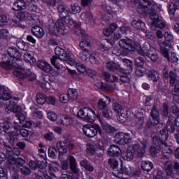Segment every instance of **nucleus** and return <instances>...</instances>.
<instances>
[{"instance_id": "obj_1", "label": "nucleus", "mask_w": 179, "mask_h": 179, "mask_svg": "<svg viewBox=\"0 0 179 179\" xmlns=\"http://www.w3.org/2000/svg\"><path fill=\"white\" fill-rule=\"evenodd\" d=\"M132 51H137L143 57H148L153 62L157 61V53L156 49L152 47L149 43H145L143 48L141 47L139 42H134L132 45V41L129 38H122L119 41V48L114 47L112 54L120 57V55H128Z\"/></svg>"}, {"instance_id": "obj_2", "label": "nucleus", "mask_w": 179, "mask_h": 179, "mask_svg": "<svg viewBox=\"0 0 179 179\" xmlns=\"http://www.w3.org/2000/svg\"><path fill=\"white\" fill-rule=\"evenodd\" d=\"M55 55L51 59V64L53 65V66H55L57 71L53 70L51 65H50V64L45 60H39L37 62V66L38 68L51 76H58L59 73H62L64 71H66V68L64 67L61 64H58V59L60 61H64L69 55L66 51H65V50L60 47L55 48Z\"/></svg>"}, {"instance_id": "obj_3", "label": "nucleus", "mask_w": 179, "mask_h": 179, "mask_svg": "<svg viewBox=\"0 0 179 179\" xmlns=\"http://www.w3.org/2000/svg\"><path fill=\"white\" fill-rule=\"evenodd\" d=\"M58 12L60 19L55 22V26L59 36H65L68 33L66 28H65V24H68L69 27L74 30L76 34H79L80 33V24L77 23L68 16L69 15V8L65 5H60L58 7Z\"/></svg>"}, {"instance_id": "obj_4", "label": "nucleus", "mask_w": 179, "mask_h": 179, "mask_svg": "<svg viewBox=\"0 0 179 179\" xmlns=\"http://www.w3.org/2000/svg\"><path fill=\"white\" fill-rule=\"evenodd\" d=\"M7 52L9 57L3 58L4 61L0 63L1 68L10 69V66H14V68H16L17 71L22 69V66L20 65V62H22V61H20L22 53L13 48H9Z\"/></svg>"}, {"instance_id": "obj_5", "label": "nucleus", "mask_w": 179, "mask_h": 179, "mask_svg": "<svg viewBox=\"0 0 179 179\" xmlns=\"http://www.w3.org/2000/svg\"><path fill=\"white\" fill-rule=\"evenodd\" d=\"M10 136V145L6 146V150H7V159L8 162L9 163V167L10 169H13V170H17L19 167H22L24 164V160L21 158H17V159L12 157V155H10L8 157V155L10 153H14L16 156H19L20 155V150L19 148H14L12 150V146L15 145V142H17V138H16V136Z\"/></svg>"}, {"instance_id": "obj_6", "label": "nucleus", "mask_w": 179, "mask_h": 179, "mask_svg": "<svg viewBox=\"0 0 179 179\" xmlns=\"http://www.w3.org/2000/svg\"><path fill=\"white\" fill-rule=\"evenodd\" d=\"M142 146L139 145H129L126 152H122V158L123 160L131 162L134 160V153L137 155L138 157H142L145 155V149H146V141L141 142Z\"/></svg>"}, {"instance_id": "obj_7", "label": "nucleus", "mask_w": 179, "mask_h": 179, "mask_svg": "<svg viewBox=\"0 0 179 179\" xmlns=\"http://www.w3.org/2000/svg\"><path fill=\"white\" fill-rule=\"evenodd\" d=\"M68 146L69 149H73V144L71 143L66 144V143L65 142H58L56 145V148L54 147H50L49 148V157H50L51 159H55L59 152V158L60 159V160H62V159H64V156H65V153L68 152Z\"/></svg>"}, {"instance_id": "obj_8", "label": "nucleus", "mask_w": 179, "mask_h": 179, "mask_svg": "<svg viewBox=\"0 0 179 179\" xmlns=\"http://www.w3.org/2000/svg\"><path fill=\"white\" fill-rule=\"evenodd\" d=\"M106 67L108 68V69H109V71H112L113 72H115V71H117L120 76L121 82L127 85V86H131V84L129 83V71L122 69L120 64H116L114 62H108L106 64Z\"/></svg>"}, {"instance_id": "obj_9", "label": "nucleus", "mask_w": 179, "mask_h": 179, "mask_svg": "<svg viewBox=\"0 0 179 179\" xmlns=\"http://www.w3.org/2000/svg\"><path fill=\"white\" fill-rule=\"evenodd\" d=\"M165 41L159 45V53L164 58H167L168 61H170V50H171V41L173 40V34L169 31H166L164 34Z\"/></svg>"}, {"instance_id": "obj_10", "label": "nucleus", "mask_w": 179, "mask_h": 179, "mask_svg": "<svg viewBox=\"0 0 179 179\" xmlns=\"http://www.w3.org/2000/svg\"><path fill=\"white\" fill-rule=\"evenodd\" d=\"M57 171H59V164L57 162H52L49 166V171L47 172L45 169H43L41 171H39L38 175H36L37 179H56L55 173ZM43 174V176H41Z\"/></svg>"}, {"instance_id": "obj_11", "label": "nucleus", "mask_w": 179, "mask_h": 179, "mask_svg": "<svg viewBox=\"0 0 179 179\" xmlns=\"http://www.w3.org/2000/svg\"><path fill=\"white\" fill-rule=\"evenodd\" d=\"M78 117L83 118L88 122H94L96 120L100 119V115L96 114V112L90 108H82L78 112Z\"/></svg>"}, {"instance_id": "obj_12", "label": "nucleus", "mask_w": 179, "mask_h": 179, "mask_svg": "<svg viewBox=\"0 0 179 179\" xmlns=\"http://www.w3.org/2000/svg\"><path fill=\"white\" fill-rule=\"evenodd\" d=\"M103 79L108 83H111L110 85L105 87V90L108 92H114V90H118L117 87V82H118V77L115 75L110 74L108 72H104L102 76Z\"/></svg>"}, {"instance_id": "obj_13", "label": "nucleus", "mask_w": 179, "mask_h": 179, "mask_svg": "<svg viewBox=\"0 0 179 179\" xmlns=\"http://www.w3.org/2000/svg\"><path fill=\"white\" fill-rule=\"evenodd\" d=\"M14 76H16L19 80H36L37 76L36 74L31 73L30 70H23L20 69L13 71Z\"/></svg>"}, {"instance_id": "obj_14", "label": "nucleus", "mask_w": 179, "mask_h": 179, "mask_svg": "<svg viewBox=\"0 0 179 179\" xmlns=\"http://www.w3.org/2000/svg\"><path fill=\"white\" fill-rule=\"evenodd\" d=\"M150 19L152 20L151 28L153 30H156V29H164L166 27V23H164V20H162V17L159 16L157 13L152 12L150 16Z\"/></svg>"}, {"instance_id": "obj_15", "label": "nucleus", "mask_w": 179, "mask_h": 179, "mask_svg": "<svg viewBox=\"0 0 179 179\" xmlns=\"http://www.w3.org/2000/svg\"><path fill=\"white\" fill-rule=\"evenodd\" d=\"M169 76L172 94L176 95L179 92V78L176 71H170Z\"/></svg>"}, {"instance_id": "obj_16", "label": "nucleus", "mask_w": 179, "mask_h": 179, "mask_svg": "<svg viewBox=\"0 0 179 179\" xmlns=\"http://www.w3.org/2000/svg\"><path fill=\"white\" fill-rule=\"evenodd\" d=\"M83 132L85 135H90L93 134L94 135H100L101 134V129L98 124L91 125L85 124L83 127Z\"/></svg>"}, {"instance_id": "obj_17", "label": "nucleus", "mask_w": 179, "mask_h": 179, "mask_svg": "<svg viewBox=\"0 0 179 179\" xmlns=\"http://www.w3.org/2000/svg\"><path fill=\"white\" fill-rule=\"evenodd\" d=\"M152 3L149 1L142 0L139 3V7L137 9L138 13H152Z\"/></svg>"}, {"instance_id": "obj_18", "label": "nucleus", "mask_w": 179, "mask_h": 179, "mask_svg": "<svg viewBox=\"0 0 179 179\" xmlns=\"http://www.w3.org/2000/svg\"><path fill=\"white\" fill-rule=\"evenodd\" d=\"M68 160L70 162V169L71 171H73V174H75L76 177L77 178H79L83 173L80 171V169L79 167H78V163H76V159H75V157L70 156L68 157Z\"/></svg>"}, {"instance_id": "obj_19", "label": "nucleus", "mask_w": 179, "mask_h": 179, "mask_svg": "<svg viewBox=\"0 0 179 179\" xmlns=\"http://www.w3.org/2000/svg\"><path fill=\"white\" fill-rule=\"evenodd\" d=\"M73 117L71 115L60 114L59 119L57 120V124L59 125H63L64 127H68L73 124Z\"/></svg>"}, {"instance_id": "obj_20", "label": "nucleus", "mask_w": 179, "mask_h": 179, "mask_svg": "<svg viewBox=\"0 0 179 179\" xmlns=\"http://www.w3.org/2000/svg\"><path fill=\"white\" fill-rule=\"evenodd\" d=\"M151 117L152 118L151 125H152L153 127H156V128H160V127H162V124H160V120H159V110H157V108H156V107L152 108V110H151Z\"/></svg>"}, {"instance_id": "obj_21", "label": "nucleus", "mask_w": 179, "mask_h": 179, "mask_svg": "<svg viewBox=\"0 0 179 179\" xmlns=\"http://www.w3.org/2000/svg\"><path fill=\"white\" fill-rule=\"evenodd\" d=\"M161 143H162V148H163L162 153L164 157H166V159H169V157H170V155L173 153V150H174L173 143H169V145H167V143L164 141H161Z\"/></svg>"}, {"instance_id": "obj_22", "label": "nucleus", "mask_w": 179, "mask_h": 179, "mask_svg": "<svg viewBox=\"0 0 179 179\" xmlns=\"http://www.w3.org/2000/svg\"><path fill=\"white\" fill-rule=\"evenodd\" d=\"M80 17L88 26H94L96 24V21H94L93 15L90 12L81 13Z\"/></svg>"}, {"instance_id": "obj_23", "label": "nucleus", "mask_w": 179, "mask_h": 179, "mask_svg": "<svg viewBox=\"0 0 179 179\" xmlns=\"http://www.w3.org/2000/svg\"><path fill=\"white\" fill-rule=\"evenodd\" d=\"M143 64L144 61L142 57L136 59L135 64L137 66L136 75H137V76H143V73L145 72V69L143 68Z\"/></svg>"}, {"instance_id": "obj_24", "label": "nucleus", "mask_w": 179, "mask_h": 179, "mask_svg": "<svg viewBox=\"0 0 179 179\" xmlns=\"http://www.w3.org/2000/svg\"><path fill=\"white\" fill-rule=\"evenodd\" d=\"M114 142L119 145H128V143L131 142V138H129V135H115L114 137Z\"/></svg>"}, {"instance_id": "obj_25", "label": "nucleus", "mask_w": 179, "mask_h": 179, "mask_svg": "<svg viewBox=\"0 0 179 179\" xmlns=\"http://www.w3.org/2000/svg\"><path fill=\"white\" fill-rule=\"evenodd\" d=\"M108 153L110 156H115L116 157H118V156L122 155V151H121V149L119 148L118 145H113L109 148Z\"/></svg>"}, {"instance_id": "obj_26", "label": "nucleus", "mask_w": 179, "mask_h": 179, "mask_svg": "<svg viewBox=\"0 0 179 179\" xmlns=\"http://www.w3.org/2000/svg\"><path fill=\"white\" fill-rule=\"evenodd\" d=\"M12 124L10 123V121L9 120H3V122L1 123L0 127L2 128V131L5 134H10V135H12V132L10 133V127Z\"/></svg>"}, {"instance_id": "obj_27", "label": "nucleus", "mask_w": 179, "mask_h": 179, "mask_svg": "<svg viewBox=\"0 0 179 179\" xmlns=\"http://www.w3.org/2000/svg\"><path fill=\"white\" fill-rule=\"evenodd\" d=\"M27 6L24 0H17L13 6V9L14 10H22L26 9Z\"/></svg>"}, {"instance_id": "obj_28", "label": "nucleus", "mask_w": 179, "mask_h": 179, "mask_svg": "<svg viewBox=\"0 0 179 179\" xmlns=\"http://www.w3.org/2000/svg\"><path fill=\"white\" fill-rule=\"evenodd\" d=\"M32 33L34 36L38 37V38H43L44 36L45 35V32H44V29L43 28L35 26L32 28Z\"/></svg>"}, {"instance_id": "obj_29", "label": "nucleus", "mask_w": 179, "mask_h": 179, "mask_svg": "<svg viewBox=\"0 0 179 179\" xmlns=\"http://www.w3.org/2000/svg\"><path fill=\"white\" fill-rule=\"evenodd\" d=\"M24 61L27 62V64H29L31 66H33L34 65H36V63L37 61L36 60V58L31 55V54L29 52H26L24 56Z\"/></svg>"}, {"instance_id": "obj_30", "label": "nucleus", "mask_w": 179, "mask_h": 179, "mask_svg": "<svg viewBox=\"0 0 179 179\" xmlns=\"http://www.w3.org/2000/svg\"><path fill=\"white\" fill-rule=\"evenodd\" d=\"M145 110H143V109H138L137 110V114L135 113L134 116L136 117L138 119V122L136 124V127H139V128H142V127H143V122H144V119L143 117H142V115H143V112Z\"/></svg>"}, {"instance_id": "obj_31", "label": "nucleus", "mask_w": 179, "mask_h": 179, "mask_svg": "<svg viewBox=\"0 0 179 179\" xmlns=\"http://www.w3.org/2000/svg\"><path fill=\"white\" fill-rule=\"evenodd\" d=\"M131 25L134 29H137L138 30L145 31L146 29V26L145 24L141 20H134L131 22Z\"/></svg>"}, {"instance_id": "obj_32", "label": "nucleus", "mask_w": 179, "mask_h": 179, "mask_svg": "<svg viewBox=\"0 0 179 179\" xmlns=\"http://www.w3.org/2000/svg\"><path fill=\"white\" fill-rule=\"evenodd\" d=\"M117 27H118V26L116 25V24H110L109 27L103 29V33L104 36H110L112 33H113V31L117 29Z\"/></svg>"}, {"instance_id": "obj_33", "label": "nucleus", "mask_w": 179, "mask_h": 179, "mask_svg": "<svg viewBox=\"0 0 179 179\" xmlns=\"http://www.w3.org/2000/svg\"><path fill=\"white\" fill-rule=\"evenodd\" d=\"M164 169L166 170V175L168 178H171L173 177V164H171V162H166L164 164Z\"/></svg>"}, {"instance_id": "obj_34", "label": "nucleus", "mask_w": 179, "mask_h": 179, "mask_svg": "<svg viewBox=\"0 0 179 179\" xmlns=\"http://www.w3.org/2000/svg\"><path fill=\"white\" fill-rule=\"evenodd\" d=\"M80 165L81 167H84L87 171H93L94 170V168L93 166H92V164H90V162L86 159L80 161Z\"/></svg>"}, {"instance_id": "obj_35", "label": "nucleus", "mask_w": 179, "mask_h": 179, "mask_svg": "<svg viewBox=\"0 0 179 179\" xmlns=\"http://www.w3.org/2000/svg\"><path fill=\"white\" fill-rule=\"evenodd\" d=\"M141 169L144 170V171L149 172L153 169V163L149 161H143L141 162Z\"/></svg>"}, {"instance_id": "obj_36", "label": "nucleus", "mask_w": 179, "mask_h": 179, "mask_svg": "<svg viewBox=\"0 0 179 179\" xmlns=\"http://www.w3.org/2000/svg\"><path fill=\"white\" fill-rule=\"evenodd\" d=\"M36 100L38 104L43 106L47 102V96L44 94L38 93L36 94Z\"/></svg>"}, {"instance_id": "obj_37", "label": "nucleus", "mask_w": 179, "mask_h": 179, "mask_svg": "<svg viewBox=\"0 0 179 179\" xmlns=\"http://www.w3.org/2000/svg\"><path fill=\"white\" fill-rule=\"evenodd\" d=\"M68 95L70 100H76L79 96V94H78V91L76 89L69 88L68 90Z\"/></svg>"}, {"instance_id": "obj_38", "label": "nucleus", "mask_w": 179, "mask_h": 179, "mask_svg": "<svg viewBox=\"0 0 179 179\" xmlns=\"http://www.w3.org/2000/svg\"><path fill=\"white\" fill-rule=\"evenodd\" d=\"M8 111H13V113H23V110H22V107L20 106L11 103L9 106H7Z\"/></svg>"}, {"instance_id": "obj_39", "label": "nucleus", "mask_w": 179, "mask_h": 179, "mask_svg": "<svg viewBox=\"0 0 179 179\" xmlns=\"http://www.w3.org/2000/svg\"><path fill=\"white\" fill-rule=\"evenodd\" d=\"M159 73L155 70H152L150 71L148 74L149 80H152V82H157L159 80Z\"/></svg>"}, {"instance_id": "obj_40", "label": "nucleus", "mask_w": 179, "mask_h": 179, "mask_svg": "<svg viewBox=\"0 0 179 179\" xmlns=\"http://www.w3.org/2000/svg\"><path fill=\"white\" fill-rule=\"evenodd\" d=\"M71 12L73 15H77V13H80L82 12V7L79 6V3H75L71 6Z\"/></svg>"}, {"instance_id": "obj_41", "label": "nucleus", "mask_w": 179, "mask_h": 179, "mask_svg": "<svg viewBox=\"0 0 179 179\" xmlns=\"http://www.w3.org/2000/svg\"><path fill=\"white\" fill-rule=\"evenodd\" d=\"M102 127L103 128L104 131L108 134H115L117 132V129L110 126L107 123L102 124Z\"/></svg>"}, {"instance_id": "obj_42", "label": "nucleus", "mask_w": 179, "mask_h": 179, "mask_svg": "<svg viewBox=\"0 0 179 179\" xmlns=\"http://www.w3.org/2000/svg\"><path fill=\"white\" fill-rule=\"evenodd\" d=\"M178 9V6L174 3H170L168 6V12L169 15L174 16L176 14V10Z\"/></svg>"}, {"instance_id": "obj_43", "label": "nucleus", "mask_w": 179, "mask_h": 179, "mask_svg": "<svg viewBox=\"0 0 179 179\" xmlns=\"http://www.w3.org/2000/svg\"><path fill=\"white\" fill-rule=\"evenodd\" d=\"M116 117L118 121L122 123L127 122L128 120V115H127V113L124 110L119 113V115H116Z\"/></svg>"}, {"instance_id": "obj_44", "label": "nucleus", "mask_w": 179, "mask_h": 179, "mask_svg": "<svg viewBox=\"0 0 179 179\" xmlns=\"http://www.w3.org/2000/svg\"><path fill=\"white\" fill-rule=\"evenodd\" d=\"M15 132L12 131L11 135H19V134H20V135H30L29 130L26 129H17L15 127Z\"/></svg>"}, {"instance_id": "obj_45", "label": "nucleus", "mask_w": 179, "mask_h": 179, "mask_svg": "<svg viewBox=\"0 0 179 179\" xmlns=\"http://www.w3.org/2000/svg\"><path fill=\"white\" fill-rule=\"evenodd\" d=\"M78 57L82 61L86 62L90 58V53L89 50H82V52L79 53Z\"/></svg>"}, {"instance_id": "obj_46", "label": "nucleus", "mask_w": 179, "mask_h": 179, "mask_svg": "<svg viewBox=\"0 0 179 179\" xmlns=\"http://www.w3.org/2000/svg\"><path fill=\"white\" fill-rule=\"evenodd\" d=\"M113 111H115L116 115H120V113L124 111L122 106L118 103H113L112 106Z\"/></svg>"}, {"instance_id": "obj_47", "label": "nucleus", "mask_w": 179, "mask_h": 179, "mask_svg": "<svg viewBox=\"0 0 179 179\" xmlns=\"http://www.w3.org/2000/svg\"><path fill=\"white\" fill-rule=\"evenodd\" d=\"M47 118L53 122H55L57 120H58V115L52 111H48L47 112Z\"/></svg>"}, {"instance_id": "obj_48", "label": "nucleus", "mask_w": 179, "mask_h": 179, "mask_svg": "<svg viewBox=\"0 0 179 179\" xmlns=\"http://www.w3.org/2000/svg\"><path fill=\"white\" fill-rule=\"evenodd\" d=\"M80 47L83 51H89L90 48V41H83L80 43Z\"/></svg>"}, {"instance_id": "obj_49", "label": "nucleus", "mask_w": 179, "mask_h": 179, "mask_svg": "<svg viewBox=\"0 0 179 179\" xmlns=\"http://www.w3.org/2000/svg\"><path fill=\"white\" fill-rule=\"evenodd\" d=\"M59 100L63 104H66L70 100L69 96L67 94L62 93L59 96Z\"/></svg>"}, {"instance_id": "obj_50", "label": "nucleus", "mask_w": 179, "mask_h": 179, "mask_svg": "<svg viewBox=\"0 0 179 179\" xmlns=\"http://www.w3.org/2000/svg\"><path fill=\"white\" fill-rule=\"evenodd\" d=\"M76 67L77 71H78V72H80V73H85V72L87 71L86 69V66H85V65H83V64L80 62H76Z\"/></svg>"}, {"instance_id": "obj_51", "label": "nucleus", "mask_w": 179, "mask_h": 179, "mask_svg": "<svg viewBox=\"0 0 179 179\" xmlns=\"http://www.w3.org/2000/svg\"><path fill=\"white\" fill-rule=\"evenodd\" d=\"M108 164L112 167V169H113V170H115V169L118 167V161H117L114 157H112L109 159Z\"/></svg>"}, {"instance_id": "obj_52", "label": "nucleus", "mask_w": 179, "mask_h": 179, "mask_svg": "<svg viewBox=\"0 0 179 179\" xmlns=\"http://www.w3.org/2000/svg\"><path fill=\"white\" fill-rule=\"evenodd\" d=\"M31 15L28 12H20L18 14V20H26V19H29Z\"/></svg>"}, {"instance_id": "obj_53", "label": "nucleus", "mask_w": 179, "mask_h": 179, "mask_svg": "<svg viewBox=\"0 0 179 179\" xmlns=\"http://www.w3.org/2000/svg\"><path fill=\"white\" fill-rule=\"evenodd\" d=\"M30 110H31L34 117H36L37 118H39L40 120H41V118H43V117H44L43 112H41L37 109H34L33 108H30Z\"/></svg>"}, {"instance_id": "obj_54", "label": "nucleus", "mask_w": 179, "mask_h": 179, "mask_svg": "<svg viewBox=\"0 0 179 179\" xmlns=\"http://www.w3.org/2000/svg\"><path fill=\"white\" fill-rule=\"evenodd\" d=\"M64 62H66L68 65H70V66H75L76 65V60L73 59V57H70L69 55H67L66 59L64 60Z\"/></svg>"}, {"instance_id": "obj_55", "label": "nucleus", "mask_w": 179, "mask_h": 179, "mask_svg": "<svg viewBox=\"0 0 179 179\" xmlns=\"http://www.w3.org/2000/svg\"><path fill=\"white\" fill-rule=\"evenodd\" d=\"M107 102L104 101V99H101L98 101V107L100 110H104L107 108Z\"/></svg>"}, {"instance_id": "obj_56", "label": "nucleus", "mask_w": 179, "mask_h": 179, "mask_svg": "<svg viewBox=\"0 0 179 179\" xmlns=\"http://www.w3.org/2000/svg\"><path fill=\"white\" fill-rule=\"evenodd\" d=\"M161 114L164 117H167V115H169V105L167 103H164L162 109L161 110Z\"/></svg>"}, {"instance_id": "obj_57", "label": "nucleus", "mask_w": 179, "mask_h": 179, "mask_svg": "<svg viewBox=\"0 0 179 179\" xmlns=\"http://www.w3.org/2000/svg\"><path fill=\"white\" fill-rule=\"evenodd\" d=\"M8 17L5 15H0V26H6L8 24Z\"/></svg>"}, {"instance_id": "obj_58", "label": "nucleus", "mask_w": 179, "mask_h": 179, "mask_svg": "<svg viewBox=\"0 0 179 179\" xmlns=\"http://www.w3.org/2000/svg\"><path fill=\"white\" fill-rule=\"evenodd\" d=\"M10 34L8 29H0V38H8Z\"/></svg>"}, {"instance_id": "obj_59", "label": "nucleus", "mask_w": 179, "mask_h": 179, "mask_svg": "<svg viewBox=\"0 0 179 179\" xmlns=\"http://www.w3.org/2000/svg\"><path fill=\"white\" fill-rule=\"evenodd\" d=\"M0 179H8V171L0 167Z\"/></svg>"}, {"instance_id": "obj_60", "label": "nucleus", "mask_w": 179, "mask_h": 179, "mask_svg": "<svg viewBox=\"0 0 179 179\" xmlns=\"http://www.w3.org/2000/svg\"><path fill=\"white\" fill-rule=\"evenodd\" d=\"M26 113L25 112H21L16 114L17 118L19 120L20 122H23L24 120H26Z\"/></svg>"}, {"instance_id": "obj_61", "label": "nucleus", "mask_w": 179, "mask_h": 179, "mask_svg": "<svg viewBox=\"0 0 179 179\" xmlns=\"http://www.w3.org/2000/svg\"><path fill=\"white\" fill-rule=\"evenodd\" d=\"M123 64L125 66H127L129 68L130 72H132L133 68H132V62L128 59H123Z\"/></svg>"}, {"instance_id": "obj_62", "label": "nucleus", "mask_w": 179, "mask_h": 179, "mask_svg": "<svg viewBox=\"0 0 179 179\" xmlns=\"http://www.w3.org/2000/svg\"><path fill=\"white\" fill-rule=\"evenodd\" d=\"M103 115L106 117V118L111 119L113 118V111L111 110H105L103 111Z\"/></svg>"}, {"instance_id": "obj_63", "label": "nucleus", "mask_w": 179, "mask_h": 179, "mask_svg": "<svg viewBox=\"0 0 179 179\" xmlns=\"http://www.w3.org/2000/svg\"><path fill=\"white\" fill-rule=\"evenodd\" d=\"M46 101L48 104H52V106H54L57 102V98H55L54 96H50L46 98Z\"/></svg>"}, {"instance_id": "obj_64", "label": "nucleus", "mask_w": 179, "mask_h": 179, "mask_svg": "<svg viewBox=\"0 0 179 179\" xmlns=\"http://www.w3.org/2000/svg\"><path fill=\"white\" fill-rule=\"evenodd\" d=\"M153 179H166V177L164 176L163 171H158L157 174L154 176Z\"/></svg>"}]
</instances>
